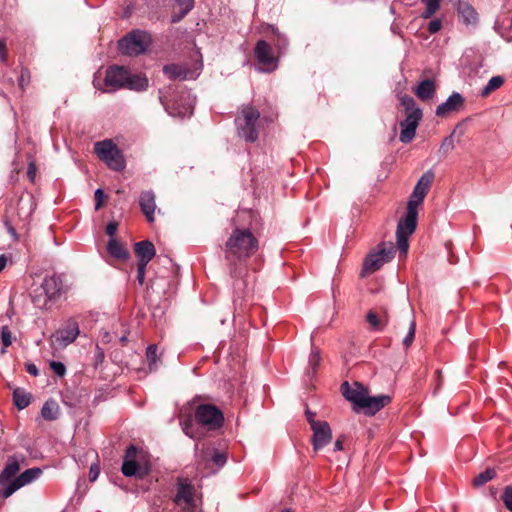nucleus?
<instances>
[{
  "mask_svg": "<svg viewBox=\"0 0 512 512\" xmlns=\"http://www.w3.org/2000/svg\"><path fill=\"white\" fill-rule=\"evenodd\" d=\"M232 222L233 229L224 243L223 253L235 293L241 295L246 288V262L259 250V240L249 228L237 225L235 219Z\"/></svg>",
  "mask_w": 512,
  "mask_h": 512,
  "instance_id": "1",
  "label": "nucleus"
},
{
  "mask_svg": "<svg viewBox=\"0 0 512 512\" xmlns=\"http://www.w3.org/2000/svg\"><path fill=\"white\" fill-rule=\"evenodd\" d=\"M340 390L344 398L353 404L355 412L363 410L368 416H373L391 402L388 395L369 396L368 389L360 382L350 384L345 381Z\"/></svg>",
  "mask_w": 512,
  "mask_h": 512,
  "instance_id": "2",
  "label": "nucleus"
},
{
  "mask_svg": "<svg viewBox=\"0 0 512 512\" xmlns=\"http://www.w3.org/2000/svg\"><path fill=\"white\" fill-rule=\"evenodd\" d=\"M105 86L106 92L116 91L122 88L129 90L143 91L148 87V79L142 74H133L122 66H111L106 70Z\"/></svg>",
  "mask_w": 512,
  "mask_h": 512,
  "instance_id": "3",
  "label": "nucleus"
},
{
  "mask_svg": "<svg viewBox=\"0 0 512 512\" xmlns=\"http://www.w3.org/2000/svg\"><path fill=\"white\" fill-rule=\"evenodd\" d=\"M259 110L250 105L245 104L239 107L235 117V126L237 134L246 142L254 143L259 137Z\"/></svg>",
  "mask_w": 512,
  "mask_h": 512,
  "instance_id": "4",
  "label": "nucleus"
},
{
  "mask_svg": "<svg viewBox=\"0 0 512 512\" xmlns=\"http://www.w3.org/2000/svg\"><path fill=\"white\" fill-rule=\"evenodd\" d=\"M94 152L109 169L117 172L125 169V157L122 151L111 139L96 142L94 145Z\"/></svg>",
  "mask_w": 512,
  "mask_h": 512,
  "instance_id": "5",
  "label": "nucleus"
},
{
  "mask_svg": "<svg viewBox=\"0 0 512 512\" xmlns=\"http://www.w3.org/2000/svg\"><path fill=\"white\" fill-rule=\"evenodd\" d=\"M151 35L142 30H133L118 42L119 50L127 56H138L145 53L151 45Z\"/></svg>",
  "mask_w": 512,
  "mask_h": 512,
  "instance_id": "6",
  "label": "nucleus"
},
{
  "mask_svg": "<svg viewBox=\"0 0 512 512\" xmlns=\"http://www.w3.org/2000/svg\"><path fill=\"white\" fill-rule=\"evenodd\" d=\"M395 253V247L391 242H381L377 248L370 252L363 263V271L367 274L374 273L385 263L389 262Z\"/></svg>",
  "mask_w": 512,
  "mask_h": 512,
  "instance_id": "7",
  "label": "nucleus"
},
{
  "mask_svg": "<svg viewBox=\"0 0 512 512\" xmlns=\"http://www.w3.org/2000/svg\"><path fill=\"white\" fill-rule=\"evenodd\" d=\"M195 419L208 430H217L224 424L222 411L212 404L198 405L195 409Z\"/></svg>",
  "mask_w": 512,
  "mask_h": 512,
  "instance_id": "8",
  "label": "nucleus"
},
{
  "mask_svg": "<svg viewBox=\"0 0 512 512\" xmlns=\"http://www.w3.org/2000/svg\"><path fill=\"white\" fill-rule=\"evenodd\" d=\"M195 486L191 480L185 477H178L176 480V494L173 497V502L183 508L185 511L193 510L195 504Z\"/></svg>",
  "mask_w": 512,
  "mask_h": 512,
  "instance_id": "9",
  "label": "nucleus"
},
{
  "mask_svg": "<svg viewBox=\"0 0 512 512\" xmlns=\"http://www.w3.org/2000/svg\"><path fill=\"white\" fill-rule=\"evenodd\" d=\"M418 212L412 209L407 210L405 216L399 220L396 230L397 244L401 252L408 250V238L415 231L417 225Z\"/></svg>",
  "mask_w": 512,
  "mask_h": 512,
  "instance_id": "10",
  "label": "nucleus"
},
{
  "mask_svg": "<svg viewBox=\"0 0 512 512\" xmlns=\"http://www.w3.org/2000/svg\"><path fill=\"white\" fill-rule=\"evenodd\" d=\"M254 56L262 66L261 71L263 72H272L278 66V58L272 54L271 46L265 40H259L256 43Z\"/></svg>",
  "mask_w": 512,
  "mask_h": 512,
  "instance_id": "11",
  "label": "nucleus"
},
{
  "mask_svg": "<svg viewBox=\"0 0 512 512\" xmlns=\"http://www.w3.org/2000/svg\"><path fill=\"white\" fill-rule=\"evenodd\" d=\"M121 471L126 477H136L139 479L144 478L147 474V470L142 468L137 462V448L134 445H130L125 452Z\"/></svg>",
  "mask_w": 512,
  "mask_h": 512,
  "instance_id": "12",
  "label": "nucleus"
},
{
  "mask_svg": "<svg viewBox=\"0 0 512 512\" xmlns=\"http://www.w3.org/2000/svg\"><path fill=\"white\" fill-rule=\"evenodd\" d=\"M78 335V323L76 321H68L65 327L58 329L51 335V343L55 348H64L74 342Z\"/></svg>",
  "mask_w": 512,
  "mask_h": 512,
  "instance_id": "13",
  "label": "nucleus"
},
{
  "mask_svg": "<svg viewBox=\"0 0 512 512\" xmlns=\"http://www.w3.org/2000/svg\"><path fill=\"white\" fill-rule=\"evenodd\" d=\"M406 118L404 121L400 123V141L402 143H410L416 134V129L419 125L420 120L422 119V110H414L409 114H405Z\"/></svg>",
  "mask_w": 512,
  "mask_h": 512,
  "instance_id": "14",
  "label": "nucleus"
},
{
  "mask_svg": "<svg viewBox=\"0 0 512 512\" xmlns=\"http://www.w3.org/2000/svg\"><path fill=\"white\" fill-rule=\"evenodd\" d=\"M464 102L465 99L460 93L453 92L445 102L437 106L435 114L438 117L445 118L453 112L460 111Z\"/></svg>",
  "mask_w": 512,
  "mask_h": 512,
  "instance_id": "15",
  "label": "nucleus"
},
{
  "mask_svg": "<svg viewBox=\"0 0 512 512\" xmlns=\"http://www.w3.org/2000/svg\"><path fill=\"white\" fill-rule=\"evenodd\" d=\"M313 431L312 444L314 450H320L332 440V431L326 421H321L311 428Z\"/></svg>",
  "mask_w": 512,
  "mask_h": 512,
  "instance_id": "16",
  "label": "nucleus"
},
{
  "mask_svg": "<svg viewBox=\"0 0 512 512\" xmlns=\"http://www.w3.org/2000/svg\"><path fill=\"white\" fill-rule=\"evenodd\" d=\"M20 469L19 463L16 460H9L5 465L2 473L0 474V497L6 499L11 495H6V490L13 484L14 477Z\"/></svg>",
  "mask_w": 512,
  "mask_h": 512,
  "instance_id": "17",
  "label": "nucleus"
},
{
  "mask_svg": "<svg viewBox=\"0 0 512 512\" xmlns=\"http://www.w3.org/2000/svg\"><path fill=\"white\" fill-rule=\"evenodd\" d=\"M62 281L59 277L49 276L43 279V282L40 286L45 298L43 300L42 306L45 307L47 302L57 298L62 290Z\"/></svg>",
  "mask_w": 512,
  "mask_h": 512,
  "instance_id": "18",
  "label": "nucleus"
},
{
  "mask_svg": "<svg viewBox=\"0 0 512 512\" xmlns=\"http://www.w3.org/2000/svg\"><path fill=\"white\" fill-rule=\"evenodd\" d=\"M139 207L141 212L146 217V220L151 224L155 221L156 195L152 190L142 191L139 196Z\"/></svg>",
  "mask_w": 512,
  "mask_h": 512,
  "instance_id": "19",
  "label": "nucleus"
},
{
  "mask_svg": "<svg viewBox=\"0 0 512 512\" xmlns=\"http://www.w3.org/2000/svg\"><path fill=\"white\" fill-rule=\"evenodd\" d=\"M42 471L40 468H30L21 473L16 479H14L13 484L6 490V495H12L15 491L20 489L21 487L31 483L35 479H37L41 475Z\"/></svg>",
  "mask_w": 512,
  "mask_h": 512,
  "instance_id": "20",
  "label": "nucleus"
},
{
  "mask_svg": "<svg viewBox=\"0 0 512 512\" xmlns=\"http://www.w3.org/2000/svg\"><path fill=\"white\" fill-rule=\"evenodd\" d=\"M134 251L138 257V263H148L153 259L156 254L155 247L149 240H143L134 244Z\"/></svg>",
  "mask_w": 512,
  "mask_h": 512,
  "instance_id": "21",
  "label": "nucleus"
},
{
  "mask_svg": "<svg viewBox=\"0 0 512 512\" xmlns=\"http://www.w3.org/2000/svg\"><path fill=\"white\" fill-rule=\"evenodd\" d=\"M458 14L460 20L465 25H475L478 22V13L468 3H461L458 7Z\"/></svg>",
  "mask_w": 512,
  "mask_h": 512,
  "instance_id": "22",
  "label": "nucleus"
},
{
  "mask_svg": "<svg viewBox=\"0 0 512 512\" xmlns=\"http://www.w3.org/2000/svg\"><path fill=\"white\" fill-rule=\"evenodd\" d=\"M414 92L419 99L422 101H427L434 96L436 87L432 80L426 79L418 84Z\"/></svg>",
  "mask_w": 512,
  "mask_h": 512,
  "instance_id": "23",
  "label": "nucleus"
},
{
  "mask_svg": "<svg viewBox=\"0 0 512 512\" xmlns=\"http://www.w3.org/2000/svg\"><path fill=\"white\" fill-rule=\"evenodd\" d=\"M108 253L116 259L127 260L129 253L125 246L115 238H111L107 244Z\"/></svg>",
  "mask_w": 512,
  "mask_h": 512,
  "instance_id": "24",
  "label": "nucleus"
},
{
  "mask_svg": "<svg viewBox=\"0 0 512 512\" xmlns=\"http://www.w3.org/2000/svg\"><path fill=\"white\" fill-rule=\"evenodd\" d=\"M434 180V173L432 171L425 172L418 180L416 186L413 189V193L425 197L429 191V188Z\"/></svg>",
  "mask_w": 512,
  "mask_h": 512,
  "instance_id": "25",
  "label": "nucleus"
},
{
  "mask_svg": "<svg viewBox=\"0 0 512 512\" xmlns=\"http://www.w3.org/2000/svg\"><path fill=\"white\" fill-rule=\"evenodd\" d=\"M366 321L369 323L370 327L373 330L381 331L388 323V318L386 313L383 316H380L374 310H369L366 315Z\"/></svg>",
  "mask_w": 512,
  "mask_h": 512,
  "instance_id": "26",
  "label": "nucleus"
},
{
  "mask_svg": "<svg viewBox=\"0 0 512 512\" xmlns=\"http://www.w3.org/2000/svg\"><path fill=\"white\" fill-rule=\"evenodd\" d=\"M164 74L170 79H185L187 76V70L180 65L170 64L163 68Z\"/></svg>",
  "mask_w": 512,
  "mask_h": 512,
  "instance_id": "27",
  "label": "nucleus"
},
{
  "mask_svg": "<svg viewBox=\"0 0 512 512\" xmlns=\"http://www.w3.org/2000/svg\"><path fill=\"white\" fill-rule=\"evenodd\" d=\"M59 406L55 401H46L41 409V415L45 420L52 421L57 419Z\"/></svg>",
  "mask_w": 512,
  "mask_h": 512,
  "instance_id": "28",
  "label": "nucleus"
},
{
  "mask_svg": "<svg viewBox=\"0 0 512 512\" xmlns=\"http://www.w3.org/2000/svg\"><path fill=\"white\" fill-rule=\"evenodd\" d=\"M30 401V394L20 389L14 390L13 402L18 409H25L30 404Z\"/></svg>",
  "mask_w": 512,
  "mask_h": 512,
  "instance_id": "29",
  "label": "nucleus"
},
{
  "mask_svg": "<svg viewBox=\"0 0 512 512\" xmlns=\"http://www.w3.org/2000/svg\"><path fill=\"white\" fill-rule=\"evenodd\" d=\"M496 476V471L493 468H487L485 471L474 477L472 485L474 487H481Z\"/></svg>",
  "mask_w": 512,
  "mask_h": 512,
  "instance_id": "30",
  "label": "nucleus"
},
{
  "mask_svg": "<svg viewBox=\"0 0 512 512\" xmlns=\"http://www.w3.org/2000/svg\"><path fill=\"white\" fill-rule=\"evenodd\" d=\"M504 84V78L502 76H493L482 89L481 96L487 97L491 92L499 89Z\"/></svg>",
  "mask_w": 512,
  "mask_h": 512,
  "instance_id": "31",
  "label": "nucleus"
},
{
  "mask_svg": "<svg viewBox=\"0 0 512 512\" xmlns=\"http://www.w3.org/2000/svg\"><path fill=\"white\" fill-rule=\"evenodd\" d=\"M440 1L441 0H421V2L426 6L421 17L423 19H430L439 10Z\"/></svg>",
  "mask_w": 512,
  "mask_h": 512,
  "instance_id": "32",
  "label": "nucleus"
},
{
  "mask_svg": "<svg viewBox=\"0 0 512 512\" xmlns=\"http://www.w3.org/2000/svg\"><path fill=\"white\" fill-rule=\"evenodd\" d=\"M462 125H463L462 122L457 124V126L454 128L452 134L443 140L442 145L440 147L441 150H444V152H448L454 148V143H453L452 137L456 134H458L459 136H462L464 134V131L462 130Z\"/></svg>",
  "mask_w": 512,
  "mask_h": 512,
  "instance_id": "33",
  "label": "nucleus"
},
{
  "mask_svg": "<svg viewBox=\"0 0 512 512\" xmlns=\"http://www.w3.org/2000/svg\"><path fill=\"white\" fill-rule=\"evenodd\" d=\"M157 351L158 347L155 344L149 345L146 349V357L149 362L150 370L157 368Z\"/></svg>",
  "mask_w": 512,
  "mask_h": 512,
  "instance_id": "34",
  "label": "nucleus"
},
{
  "mask_svg": "<svg viewBox=\"0 0 512 512\" xmlns=\"http://www.w3.org/2000/svg\"><path fill=\"white\" fill-rule=\"evenodd\" d=\"M400 103L404 107L405 114H409L414 110H421L419 107L416 106L415 100L409 95H403L400 98Z\"/></svg>",
  "mask_w": 512,
  "mask_h": 512,
  "instance_id": "35",
  "label": "nucleus"
},
{
  "mask_svg": "<svg viewBox=\"0 0 512 512\" xmlns=\"http://www.w3.org/2000/svg\"><path fill=\"white\" fill-rule=\"evenodd\" d=\"M320 361H321V356H320L319 350L316 348H313L311 350V353L309 355V360H308L309 368L311 369V372L313 374L316 372L318 366L320 365Z\"/></svg>",
  "mask_w": 512,
  "mask_h": 512,
  "instance_id": "36",
  "label": "nucleus"
},
{
  "mask_svg": "<svg viewBox=\"0 0 512 512\" xmlns=\"http://www.w3.org/2000/svg\"><path fill=\"white\" fill-rule=\"evenodd\" d=\"M424 198L425 197L412 192L410 199L407 203V210L410 211V209H412L414 212H418V207L423 203Z\"/></svg>",
  "mask_w": 512,
  "mask_h": 512,
  "instance_id": "37",
  "label": "nucleus"
},
{
  "mask_svg": "<svg viewBox=\"0 0 512 512\" xmlns=\"http://www.w3.org/2000/svg\"><path fill=\"white\" fill-rule=\"evenodd\" d=\"M416 331V322L414 319L410 321L409 330L406 337L403 339V345L408 348L413 343Z\"/></svg>",
  "mask_w": 512,
  "mask_h": 512,
  "instance_id": "38",
  "label": "nucleus"
},
{
  "mask_svg": "<svg viewBox=\"0 0 512 512\" xmlns=\"http://www.w3.org/2000/svg\"><path fill=\"white\" fill-rule=\"evenodd\" d=\"M1 341L3 345V352L12 344V334L8 326L1 328Z\"/></svg>",
  "mask_w": 512,
  "mask_h": 512,
  "instance_id": "39",
  "label": "nucleus"
},
{
  "mask_svg": "<svg viewBox=\"0 0 512 512\" xmlns=\"http://www.w3.org/2000/svg\"><path fill=\"white\" fill-rule=\"evenodd\" d=\"M30 81H31V73H30L29 69L25 68V67L22 68L21 72H20V77L18 80L20 88L22 90H24L25 87L29 85Z\"/></svg>",
  "mask_w": 512,
  "mask_h": 512,
  "instance_id": "40",
  "label": "nucleus"
},
{
  "mask_svg": "<svg viewBox=\"0 0 512 512\" xmlns=\"http://www.w3.org/2000/svg\"><path fill=\"white\" fill-rule=\"evenodd\" d=\"M502 501L505 507L512 512V486H507L502 494Z\"/></svg>",
  "mask_w": 512,
  "mask_h": 512,
  "instance_id": "41",
  "label": "nucleus"
},
{
  "mask_svg": "<svg viewBox=\"0 0 512 512\" xmlns=\"http://www.w3.org/2000/svg\"><path fill=\"white\" fill-rule=\"evenodd\" d=\"M183 432L192 439H198L199 436L194 432V426L191 419H187L182 423Z\"/></svg>",
  "mask_w": 512,
  "mask_h": 512,
  "instance_id": "42",
  "label": "nucleus"
},
{
  "mask_svg": "<svg viewBox=\"0 0 512 512\" xmlns=\"http://www.w3.org/2000/svg\"><path fill=\"white\" fill-rule=\"evenodd\" d=\"M50 368L56 375H58L60 377L64 376L66 373V367L62 362L51 361Z\"/></svg>",
  "mask_w": 512,
  "mask_h": 512,
  "instance_id": "43",
  "label": "nucleus"
},
{
  "mask_svg": "<svg viewBox=\"0 0 512 512\" xmlns=\"http://www.w3.org/2000/svg\"><path fill=\"white\" fill-rule=\"evenodd\" d=\"M180 7V12L173 14L171 17L172 23H177L181 21L192 9H187L186 5H178Z\"/></svg>",
  "mask_w": 512,
  "mask_h": 512,
  "instance_id": "44",
  "label": "nucleus"
},
{
  "mask_svg": "<svg viewBox=\"0 0 512 512\" xmlns=\"http://www.w3.org/2000/svg\"><path fill=\"white\" fill-rule=\"evenodd\" d=\"M94 197H95V202H96L95 209L99 210L103 206L106 196H105L103 190L99 188L95 191Z\"/></svg>",
  "mask_w": 512,
  "mask_h": 512,
  "instance_id": "45",
  "label": "nucleus"
},
{
  "mask_svg": "<svg viewBox=\"0 0 512 512\" xmlns=\"http://www.w3.org/2000/svg\"><path fill=\"white\" fill-rule=\"evenodd\" d=\"M442 27V21L440 19H433L428 23L427 30L430 34H435L440 31Z\"/></svg>",
  "mask_w": 512,
  "mask_h": 512,
  "instance_id": "46",
  "label": "nucleus"
},
{
  "mask_svg": "<svg viewBox=\"0 0 512 512\" xmlns=\"http://www.w3.org/2000/svg\"><path fill=\"white\" fill-rule=\"evenodd\" d=\"M146 267L147 265L144 263H137V281L140 285L144 284Z\"/></svg>",
  "mask_w": 512,
  "mask_h": 512,
  "instance_id": "47",
  "label": "nucleus"
},
{
  "mask_svg": "<svg viewBox=\"0 0 512 512\" xmlns=\"http://www.w3.org/2000/svg\"><path fill=\"white\" fill-rule=\"evenodd\" d=\"M8 57L7 43L4 38L0 39V61L6 62Z\"/></svg>",
  "mask_w": 512,
  "mask_h": 512,
  "instance_id": "48",
  "label": "nucleus"
},
{
  "mask_svg": "<svg viewBox=\"0 0 512 512\" xmlns=\"http://www.w3.org/2000/svg\"><path fill=\"white\" fill-rule=\"evenodd\" d=\"M212 460L217 466L221 467L226 463L227 457L224 453L215 452L212 456Z\"/></svg>",
  "mask_w": 512,
  "mask_h": 512,
  "instance_id": "49",
  "label": "nucleus"
},
{
  "mask_svg": "<svg viewBox=\"0 0 512 512\" xmlns=\"http://www.w3.org/2000/svg\"><path fill=\"white\" fill-rule=\"evenodd\" d=\"M272 32L277 36L276 46L278 47V49L279 50L285 49L286 46H287L286 39L283 36L280 35V33L278 32L277 29L272 28Z\"/></svg>",
  "mask_w": 512,
  "mask_h": 512,
  "instance_id": "50",
  "label": "nucleus"
},
{
  "mask_svg": "<svg viewBox=\"0 0 512 512\" xmlns=\"http://www.w3.org/2000/svg\"><path fill=\"white\" fill-rule=\"evenodd\" d=\"M36 165L33 161H31L29 164H28V168H27V177L29 179L30 182H34L35 181V177H36Z\"/></svg>",
  "mask_w": 512,
  "mask_h": 512,
  "instance_id": "51",
  "label": "nucleus"
},
{
  "mask_svg": "<svg viewBox=\"0 0 512 512\" xmlns=\"http://www.w3.org/2000/svg\"><path fill=\"white\" fill-rule=\"evenodd\" d=\"M99 473H100L99 466L97 464L91 465L90 470H89V480L92 482L95 481L98 478Z\"/></svg>",
  "mask_w": 512,
  "mask_h": 512,
  "instance_id": "52",
  "label": "nucleus"
},
{
  "mask_svg": "<svg viewBox=\"0 0 512 512\" xmlns=\"http://www.w3.org/2000/svg\"><path fill=\"white\" fill-rule=\"evenodd\" d=\"M4 226L5 228L7 229L8 233L15 239L17 240L18 239V236H17V233H16V229L13 227V225L11 224L10 220L9 219H5L4 220Z\"/></svg>",
  "mask_w": 512,
  "mask_h": 512,
  "instance_id": "53",
  "label": "nucleus"
},
{
  "mask_svg": "<svg viewBox=\"0 0 512 512\" xmlns=\"http://www.w3.org/2000/svg\"><path fill=\"white\" fill-rule=\"evenodd\" d=\"M435 374H436V377H435L436 384H435L434 391H433L434 394L440 390L442 383H443L441 371L436 370Z\"/></svg>",
  "mask_w": 512,
  "mask_h": 512,
  "instance_id": "54",
  "label": "nucleus"
},
{
  "mask_svg": "<svg viewBox=\"0 0 512 512\" xmlns=\"http://www.w3.org/2000/svg\"><path fill=\"white\" fill-rule=\"evenodd\" d=\"M118 229V223L115 222V221H111L107 224L106 226V233L109 235V236H114L116 231Z\"/></svg>",
  "mask_w": 512,
  "mask_h": 512,
  "instance_id": "55",
  "label": "nucleus"
},
{
  "mask_svg": "<svg viewBox=\"0 0 512 512\" xmlns=\"http://www.w3.org/2000/svg\"><path fill=\"white\" fill-rule=\"evenodd\" d=\"M305 415L311 428L320 422L315 420V413L311 412L309 409H306Z\"/></svg>",
  "mask_w": 512,
  "mask_h": 512,
  "instance_id": "56",
  "label": "nucleus"
},
{
  "mask_svg": "<svg viewBox=\"0 0 512 512\" xmlns=\"http://www.w3.org/2000/svg\"><path fill=\"white\" fill-rule=\"evenodd\" d=\"M345 437L343 435L339 436L334 444V451H341L343 449Z\"/></svg>",
  "mask_w": 512,
  "mask_h": 512,
  "instance_id": "57",
  "label": "nucleus"
},
{
  "mask_svg": "<svg viewBox=\"0 0 512 512\" xmlns=\"http://www.w3.org/2000/svg\"><path fill=\"white\" fill-rule=\"evenodd\" d=\"M178 5H186L187 9H193L194 0H174Z\"/></svg>",
  "mask_w": 512,
  "mask_h": 512,
  "instance_id": "58",
  "label": "nucleus"
},
{
  "mask_svg": "<svg viewBox=\"0 0 512 512\" xmlns=\"http://www.w3.org/2000/svg\"><path fill=\"white\" fill-rule=\"evenodd\" d=\"M26 370L29 374L33 375V376H37L38 375V369L37 367L34 365V364H28L26 366Z\"/></svg>",
  "mask_w": 512,
  "mask_h": 512,
  "instance_id": "59",
  "label": "nucleus"
},
{
  "mask_svg": "<svg viewBox=\"0 0 512 512\" xmlns=\"http://www.w3.org/2000/svg\"><path fill=\"white\" fill-rule=\"evenodd\" d=\"M7 264V259L4 255L0 256V272L5 268Z\"/></svg>",
  "mask_w": 512,
  "mask_h": 512,
  "instance_id": "60",
  "label": "nucleus"
},
{
  "mask_svg": "<svg viewBox=\"0 0 512 512\" xmlns=\"http://www.w3.org/2000/svg\"><path fill=\"white\" fill-rule=\"evenodd\" d=\"M120 342H121L122 344H125V343L127 342V336H125V335H124V336H122V337L120 338Z\"/></svg>",
  "mask_w": 512,
  "mask_h": 512,
  "instance_id": "61",
  "label": "nucleus"
},
{
  "mask_svg": "<svg viewBox=\"0 0 512 512\" xmlns=\"http://www.w3.org/2000/svg\"><path fill=\"white\" fill-rule=\"evenodd\" d=\"M40 302H41V300H40V299H34V303H35L36 305H39V306H40V305H41V304H40Z\"/></svg>",
  "mask_w": 512,
  "mask_h": 512,
  "instance_id": "62",
  "label": "nucleus"
},
{
  "mask_svg": "<svg viewBox=\"0 0 512 512\" xmlns=\"http://www.w3.org/2000/svg\"><path fill=\"white\" fill-rule=\"evenodd\" d=\"M281 512H293L291 509H284Z\"/></svg>",
  "mask_w": 512,
  "mask_h": 512,
  "instance_id": "63",
  "label": "nucleus"
}]
</instances>
